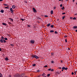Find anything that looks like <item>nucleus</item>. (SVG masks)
<instances>
[{"mask_svg":"<svg viewBox=\"0 0 77 77\" xmlns=\"http://www.w3.org/2000/svg\"><path fill=\"white\" fill-rule=\"evenodd\" d=\"M31 57L32 59H33V58H35V59H39V57L35 54H32L31 55Z\"/></svg>","mask_w":77,"mask_h":77,"instance_id":"obj_1","label":"nucleus"},{"mask_svg":"<svg viewBox=\"0 0 77 77\" xmlns=\"http://www.w3.org/2000/svg\"><path fill=\"white\" fill-rule=\"evenodd\" d=\"M32 9L33 10V12H35V13H36L37 12V11H36V9H35V8H32Z\"/></svg>","mask_w":77,"mask_h":77,"instance_id":"obj_2","label":"nucleus"},{"mask_svg":"<svg viewBox=\"0 0 77 77\" xmlns=\"http://www.w3.org/2000/svg\"><path fill=\"white\" fill-rule=\"evenodd\" d=\"M10 11H11V14H14V11H13V9H12V8H10Z\"/></svg>","mask_w":77,"mask_h":77,"instance_id":"obj_3","label":"nucleus"},{"mask_svg":"<svg viewBox=\"0 0 77 77\" xmlns=\"http://www.w3.org/2000/svg\"><path fill=\"white\" fill-rule=\"evenodd\" d=\"M30 42L31 44H34L35 43V40H30Z\"/></svg>","mask_w":77,"mask_h":77,"instance_id":"obj_4","label":"nucleus"},{"mask_svg":"<svg viewBox=\"0 0 77 77\" xmlns=\"http://www.w3.org/2000/svg\"><path fill=\"white\" fill-rule=\"evenodd\" d=\"M62 69H63V70L65 69V70H67L68 68H65V67H62Z\"/></svg>","mask_w":77,"mask_h":77,"instance_id":"obj_5","label":"nucleus"},{"mask_svg":"<svg viewBox=\"0 0 77 77\" xmlns=\"http://www.w3.org/2000/svg\"><path fill=\"white\" fill-rule=\"evenodd\" d=\"M1 38V39H3L4 41V43H5V42H6V41H5V39H5V38H4V37L3 36H2Z\"/></svg>","mask_w":77,"mask_h":77,"instance_id":"obj_6","label":"nucleus"},{"mask_svg":"<svg viewBox=\"0 0 77 77\" xmlns=\"http://www.w3.org/2000/svg\"><path fill=\"white\" fill-rule=\"evenodd\" d=\"M0 42H2V43H4V40L3 39H1L0 40Z\"/></svg>","mask_w":77,"mask_h":77,"instance_id":"obj_7","label":"nucleus"},{"mask_svg":"<svg viewBox=\"0 0 77 77\" xmlns=\"http://www.w3.org/2000/svg\"><path fill=\"white\" fill-rule=\"evenodd\" d=\"M73 29H77V26H74Z\"/></svg>","mask_w":77,"mask_h":77,"instance_id":"obj_8","label":"nucleus"},{"mask_svg":"<svg viewBox=\"0 0 77 77\" xmlns=\"http://www.w3.org/2000/svg\"><path fill=\"white\" fill-rule=\"evenodd\" d=\"M16 8V7L15 6L13 5L12 6V8H13V9H15Z\"/></svg>","mask_w":77,"mask_h":77,"instance_id":"obj_9","label":"nucleus"},{"mask_svg":"<svg viewBox=\"0 0 77 77\" xmlns=\"http://www.w3.org/2000/svg\"><path fill=\"white\" fill-rule=\"evenodd\" d=\"M2 24L3 25V26H7V24H6V23H2Z\"/></svg>","mask_w":77,"mask_h":77,"instance_id":"obj_10","label":"nucleus"},{"mask_svg":"<svg viewBox=\"0 0 77 77\" xmlns=\"http://www.w3.org/2000/svg\"><path fill=\"white\" fill-rule=\"evenodd\" d=\"M46 75V74H45V73H44L42 75V76H45Z\"/></svg>","mask_w":77,"mask_h":77,"instance_id":"obj_11","label":"nucleus"},{"mask_svg":"<svg viewBox=\"0 0 77 77\" xmlns=\"http://www.w3.org/2000/svg\"><path fill=\"white\" fill-rule=\"evenodd\" d=\"M5 8V9H9V7L8 6L7 7H4Z\"/></svg>","mask_w":77,"mask_h":77,"instance_id":"obj_12","label":"nucleus"},{"mask_svg":"<svg viewBox=\"0 0 77 77\" xmlns=\"http://www.w3.org/2000/svg\"><path fill=\"white\" fill-rule=\"evenodd\" d=\"M50 26H51V24L49 23V24L47 25V27H50Z\"/></svg>","mask_w":77,"mask_h":77,"instance_id":"obj_13","label":"nucleus"},{"mask_svg":"<svg viewBox=\"0 0 77 77\" xmlns=\"http://www.w3.org/2000/svg\"><path fill=\"white\" fill-rule=\"evenodd\" d=\"M0 77H3V74L1 73V72H0Z\"/></svg>","mask_w":77,"mask_h":77,"instance_id":"obj_14","label":"nucleus"},{"mask_svg":"<svg viewBox=\"0 0 77 77\" xmlns=\"http://www.w3.org/2000/svg\"><path fill=\"white\" fill-rule=\"evenodd\" d=\"M0 12H1V13H3L4 12V11L3 10H1Z\"/></svg>","mask_w":77,"mask_h":77,"instance_id":"obj_15","label":"nucleus"},{"mask_svg":"<svg viewBox=\"0 0 77 77\" xmlns=\"http://www.w3.org/2000/svg\"><path fill=\"white\" fill-rule=\"evenodd\" d=\"M65 17H66V16H63L62 17V19L63 20H64L65 18Z\"/></svg>","mask_w":77,"mask_h":77,"instance_id":"obj_16","label":"nucleus"},{"mask_svg":"<svg viewBox=\"0 0 77 77\" xmlns=\"http://www.w3.org/2000/svg\"><path fill=\"white\" fill-rule=\"evenodd\" d=\"M54 31L53 30H51L50 31V33H53L54 32Z\"/></svg>","mask_w":77,"mask_h":77,"instance_id":"obj_17","label":"nucleus"},{"mask_svg":"<svg viewBox=\"0 0 77 77\" xmlns=\"http://www.w3.org/2000/svg\"><path fill=\"white\" fill-rule=\"evenodd\" d=\"M5 60H9V59L8 58V57H6V58H5Z\"/></svg>","mask_w":77,"mask_h":77,"instance_id":"obj_18","label":"nucleus"},{"mask_svg":"<svg viewBox=\"0 0 77 77\" xmlns=\"http://www.w3.org/2000/svg\"><path fill=\"white\" fill-rule=\"evenodd\" d=\"M51 27L52 28H54V25H51Z\"/></svg>","mask_w":77,"mask_h":77,"instance_id":"obj_19","label":"nucleus"},{"mask_svg":"<svg viewBox=\"0 0 77 77\" xmlns=\"http://www.w3.org/2000/svg\"><path fill=\"white\" fill-rule=\"evenodd\" d=\"M51 14H53V11H51Z\"/></svg>","mask_w":77,"mask_h":77,"instance_id":"obj_20","label":"nucleus"},{"mask_svg":"<svg viewBox=\"0 0 77 77\" xmlns=\"http://www.w3.org/2000/svg\"><path fill=\"white\" fill-rule=\"evenodd\" d=\"M4 6H8L9 5H7V4H4Z\"/></svg>","mask_w":77,"mask_h":77,"instance_id":"obj_21","label":"nucleus"},{"mask_svg":"<svg viewBox=\"0 0 77 77\" xmlns=\"http://www.w3.org/2000/svg\"><path fill=\"white\" fill-rule=\"evenodd\" d=\"M64 9H65V8L63 6V8H61V9H62V10H64Z\"/></svg>","mask_w":77,"mask_h":77,"instance_id":"obj_22","label":"nucleus"},{"mask_svg":"<svg viewBox=\"0 0 77 77\" xmlns=\"http://www.w3.org/2000/svg\"><path fill=\"white\" fill-rule=\"evenodd\" d=\"M36 66V64H33L32 65V66Z\"/></svg>","mask_w":77,"mask_h":77,"instance_id":"obj_23","label":"nucleus"},{"mask_svg":"<svg viewBox=\"0 0 77 77\" xmlns=\"http://www.w3.org/2000/svg\"><path fill=\"white\" fill-rule=\"evenodd\" d=\"M20 20H22V21H24V20H25V19H23V18H21L20 19Z\"/></svg>","mask_w":77,"mask_h":77,"instance_id":"obj_24","label":"nucleus"},{"mask_svg":"<svg viewBox=\"0 0 77 77\" xmlns=\"http://www.w3.org/2000/svg\"><path fill=\"white\" fill-rule=\"evenodd\" d=\"M51 63H54V61H51Z\"/></svg>","mask_w":77,"mask_h":77,"instance_id":"obj_25","label":"nucleus"},{"mask_svg":"<svg viewBox=\"0 0 77 77\" xmlns=\"http://www.w3.org/2000/svg\"><path fill=\"white\" fill-rule=\"evenodd\" d=\"M50 76V74H48V75H47V76L48 77H49Z\"/></svg>","mask_w":77,"mask_h":77,"instance_id":"obj_26","label":"nucleus"},{"mask_svg":"<svg viewBox=\"0 0 77 77\" xmlns=\"http://www.w3.org/2000/svg\"><path fill=\"white\" fill-rule=\"evenodd\" d=\"M73 20H76V18H75V17H74L73 18Z\"/></svg>","mask_w":77,"mask_h":77,"instance_id":"obj_27","label":"nucleus"},{"mask_svg":"<svg viewBox=\"0 0 77 77\" xmlns=\"http://www.w3.org/2000/svg\"><path fill=\"white\" fill-rule=\"evenodd\" d=\"M65 42L66 43L67 42V39H65Z\"/></svg>","mask_w":77,"mask_h":77,"instance_id":"obj_28","label":"nucleus"},{"mask_svg":"<svg viewBox=\"0 0 77 77\" xmlns=\"http://www.w3.org/2000/svg\"><path fill=\"white\" fill-rule=\"evenodd\" d=\"M45 17H46H46H48V16H47V15H45Z\"/></svg>","mask_w":77,"mask_h":77,"instance_id":"obj_29","label":"nucleus"},{"mask_svg":"<svg viewBox=\"0 0 77 77\" xmlns=\"http://www.w3.org/2000/svg\"><path fill=\"white\" fill-rule=\"evenodd\" d=\"M4 39L5 40H8V38H4Z\"/></svg>","mask_w":77,"mask_h":77,"instance_id":"obj_30","label":"nucleus"},{"mask_svg":"<svg viewBox=\"0 0 77 77\" xmlns=\"http://www.w3.org/2000/svg\"><path fill=\"white\" fill-rule=\"evenodd\" d=\"M57 74H60V73H59V72H57Z\"/></svg>","mask_w":77,"mask_h":77,"instance_id":"obj_31","label":"nucleus"},{"mask_svg":"<svg viewBox=\"0 0 77 77\" xmlns=\"http://www.w3.org/2000/svg\"><path fill=\"white\" fill-rule=\"evenodd\" d=\"M46 67L47 68V67H48V66H47V65H46V66H44V68H45V67Z\"/></svg>","mask_w":77,"mask_h":77,"instance_id":"obj_32","label":"nucleus"},{"mask_svg":"<svg viewBox=\"0 0 77 77\" xmlns=\"http://www.w3.org/2000/svg\"><path fill=\"white\" fill-rule=\"evenodd\" d=\"M55 34H57V31H55Z\"/></svg>","mask_w":77,"mask_h":77,"instance_id":"obj_33","label":"nucleus"},{"mask_svg":"<svg viewBox=\"0 0 77 77\" xmlns=\"http://www.w3.org/2000/svg\"><path fill=\"white\" fill-rule=\"evenodd\" d=\"M51 55L52 56H53V55H54V54H53V53H51Z\"/></svg>","mask_w":77,"mask_h":77,"instance_id":"obj_34","label":"nucleus"},{"mask_svg":"<svg viewBox=\"0 0 77 77\" xmlns=\"http://www.w3.org/2000/svg\"><path fill=\"white\" fill-rule=\"evenodd\" d=\"M51 69L50 68L49 69H48V71H51Z\"/></svg>","mask_w":77,"mask_h":77,"instance_id":"obj_35","label":"nucleus"},{"mask_svg":"<svg viewBox=\"0 0 77 77\" xmlns=\"http://www.w3.org/2000/svg\"><path fill=\"white\" fill-rule=\"evenodd\" d=\"M11 46H12V47H13L14 46V45L13 44H11Z\"/></svg>","mask_w":77,"mask_h":77,"instance_id":"obj_36","label":"nucleus"},{"mask_svg":"<svg viewBox=\"0 0 77 77\" xmlns=\"http://www.w3.org/2000/svg\"><path fill=\"white\" fill-rule=\"evenodd\" d=\"M60 7H62V4H61L60 5Z\"/></svg>","mask_w":77,"mask_h":77,"instance_id":"obj_37","label":"nucleus"},{"mask_svg":"<svg viewBox=\"0 0 77 77\" xmlns=\"http://www.w3.org/2000/svg\"><path fill=\"white\" fill-rule=\"evenodd\" d=\"M62 15H64V14H65V13H63L62 14Z\"/></svg>","mask_w":77,"mask_h":77,"instance_id":"obj_38","label":"nucleus"},{"mask_svg":"<svg viewBox=\"0 0 77 77\" xmlns=\"http://www.w3.org/2000/svg\"><path fill=\"white\" fill-rule=\"evenodd\" d=\"M40 70H38L37 71V72H40Z\"/></svg>","mask_w":77,"mask_h":77,"instance_id":"obj_39","label":"nucleus"},{"mask_svg":"<svg viewBox=\"0 0 77 77\" xmlns=\"http://www.w3.org/2000/svg\"><path fill=\"white\" fill-rule=\"evenodd\" d=\"M72 75H74V72H72Z\"/></svg>","mask_w":77,"mask_h":77,"instance_id":"obj_40","label":"nucleus"},{"mask_svg":"<svg viewBox=\"0 0 77 77\" xmlns=\"http://www.w3.org/2000/svg\"><path fill=\"white\" fill-rule=\"evenodd\" d=\"M9 77H12V76H11V75H9Z\"/></svg>","mask_w":77,"mask_h":77,"instance_id":"obj_41","label":"nucleus"},{"mask_svg":"<svg viewBox=\"0 0 77 77\" xmlns=\"http://www.w3.org/2000/svg\"><path fill=\"white\" fill-rule=\"evenodd\" d=\"M27 26L28 27H30V25H27Z\"/></svg>","mask_w":77,"mask_h":77,"instance_id":"obj_42","label":"nucleus"},{"mask_svg":"<svg viewBox=\"0 0 77 77\" xmlns=\"http://www.w3.org/2000/svg\"><path fill=\"white\" fill-rule=\"evenodd\" d=\"M64 38H67V36L66 35L65 36H64Z\"/></svg>","mask_w":77,"mask_h":77,"instance_id":"obj_43","label":"nucleus"},{"mask_svg":"<svg viewBox=\"0 0 77 77\" xmlns=\"http://www.w3.org/2000/svg\"><path fill=\"white\" fill-rule=\"evenodd\" d=\"M54 71V70L53 69H52L51 70V71Z\"/></svg>","mask_w":77,"mask_h":77,"instance_id":"obj_44","label":"nucleus"},{"mask_svg":"<svg viewBox=\"0 0 77 77\" xmlns=\"http://www.w3.org/2000/svg\"><path fill=\"white\" fill-rule=\"evenodd\" d=\"M75 32H77V29H75Z\"/></svg>","mask_w":77,"mask_h":77,"instance_id":"obj_45","label":"nucleus"},{"mask_svg":"<svg viewBox=\"0 0 77 77\" xmlns=\"http://www.w3.org/2000/svg\"><path fill=\"white\" fill-rule=\"evenodd\" d=\"M56 7H55L54 8V9H56Z\"/></svg>","mask_w":77,"mask_h":77,"instance_id":"obj_46","label":"nucleus"},{"mask_svg":"<svg viewBox=\"0 0 77 77\" xmlns=\"http://www.w3.org/2000/svg\"><path fill=\"white\" fill-rule=\"evenodd\" d=\"M70 19H72V17H70Z\"/></svg>","mask_w":77,"mask_h":77,"instance_id":"obj_47","label":"nucleus"},{"mask_svg":"<svg viewBox=\"0 0 77 77\" xmlns=\"http://www.w3.org/2000/svg\"><path fill=\"white\" fill-rule=\"evenodd\" d=\"M58 68H59V69H62V68L61 67H59Z\"/></svg>","mask_w":77,"mask_h":77,"instance_id":"obj_48","label":"nucleus"},{"mask_svg":"<svg viewBox=\"0 0 77 77\" xmlns=\"http://www.w3.org/2000/svg\"><path fill=\"white\" fill-rule=\"evenodd\" d=\"M11 21H13V19H11Z\"/></svg>","mask_w":77,"mask_h":77,"instance_id":"obj_49","label":"nucleus"},{"mask_svg":"<svg viewBox=\"0 0 77 77\" xmlns=\"http://www.w3.org/2000/svg\"><path fill=\"white\" fill-rule=\"evenodd\" d=\"M2 48H0V51H2V50H1Z\"/></svg>","mask_w":77,"mask_h":77,"instance_id":"obj_50","label":"nucleus"},{"mask_svg":"<svg viewBox=\"0 0 77 77\" xmlns=\"http://www.w3.org/2000/svg\"><path fill=\"white\" fill-rule=\"evenodd\" d=\"M61 63H62V62H63V60H61Z\"/></svg>","mask_w":77,"mask_h":77,"instance_id":"obj_51","label":"nucleus"},{"mask_svg":"<svg viewBox=\"0 0 77 77\" xmlns=\"http://www.w3.org/2000/svg\"><path fill=\"white\" fill-rule=\"evenodd\" d=\"M3 1V0H0V2H2Z\"/></svg>","mask_w":77,"mask_h":77,"instance_id":"obj_52","label":"nucleus"},{"mask_svg":"<svg viewBox=\"0 0 77 77\" xmlns=\"http://www.w3.org/2000/svg\"><path fill=\"white\" fill-rule=\"evenodd\" d=\"M68 49L69 50H70V48H68Z\"/></svg>","mask_w":77,"mask_h":77,"instance_id":"obj_53","label":"nucleus"},{"mask_svg":"<svg viewBox=\"0 0 77 77\" xmlns=\"http://www.w3.org/2000/svg\"><path fill=\"white\" fill-rule=\"evenodd\" d=\"M75 1V0H73V2H74Z\"/></svg>","mask_w":77,"mask_h":77,"instance_id":"obj_54","label":"nucleus"},{"mask_svg":"<svg viewBox=\"0 0 77 77\" xmlns=\"http://www.w3.org/2000/svg\"><path fill=\"white\" fill-rule=\"evenodd\" d=\"M12 19L11 18H9V20H11Z\"/></svg>","mask_w":77,"mask_h":77,"instance_id":"obj_55","label":"nucleus"},{"mask_svg":"<svg viewBox=\"0 0 77 77\" xmlns=\"http://www.w3.org/2000/svg\"><path fill=\"white\" fill-rule=\"evenodd\" d=\"M62 71H63V69H62Z\"/></svg>","mask_w":77,"mask_h":77,"instance_id":"obj_56","label":"nucleus"},{"mask_svg":"<svg viewBox=\"0 0 77 77\" xmlns=\"http://www.w3.org/2000/svg\"><path fill=\"white\" fill-rule=\"evenodd\" d=\"M75 15H77V14H75Z\"/></svg>","mask_w":77,"mask_h":77,"instance_id":"obj_57","label":"nucleus"},{"mask_svg":"<svg viewBox=\"0 0 77 77\" xmlns=\"http://www.w3.org/2000/svg\"><path fill=\"white\" fill-rule=\"evenodd\" d=\"M76 72H75V74H76Z\"/></svg>","mask_w":77,"mask_h":77,"instance_id":"obj_58","label":"nucleus"},{"mask_svg":"<svg viewBox=\"0 0 77 77\" xmlns=\"http://www.w3.org/2000/svg\"><path fill=\"white\" fill-rule=\"evenodd\" d=\"M40 76H41V75H40L39 76H38V77H40Z\"/></svg>","mask_w":77,"mask_h":77,"instance_id":"obj_59","label":"nucleus"},{"mask_svg":"<svg viewBox=\"0 0 77 77\" xmlns=\"http://www.w3.org/2000/svg\"><path fill=\"white\" fill-rule=\"evenodd\" d=\"M38 18H39V19H41V18H40V17H39Z\"/></svg>","mask_w":77,"mask_h":77,"instance_id":"obj_60","label":"nucleus"},{"mask_svg":"<svg viewBox=\"0 0 77 77\" xmlns=\"http://www.w3.org/2000/svg\"><path fill=\"white\" fill-rule=\"evenodd\" d=\"M76 5H77V2L76 3Z\"/></svg>","mask_w":77,"mask_h":77,"instance_id":"obj_61","label":"nucleus"},{"mask_svg":"<svg viewBox=\"0 0 77 77\" xmlns=\"http://www.w3.org/2000/svg\"><path fill=\"white\" fill-rule=\"evenodd\" d=\"M66 1H68V0H66Z\"/></svg>","mask_w":77,"mask_h":77,"instance_id":"obj_62","label":"nucleus"},{"mask_svg":"<svg viewBox=\"0 0 77 77\" xmlns=\"http://www.w3.org/2000/svg\"><path fill=\"white\" fill-rule=\"evenodd\" d=\"M59 1H61V0H59Z\"/></svg>","mask_w":77,"mask_h":77,"instance_id":"obj_63","label":"nucleus"},{"mask_svg":"<svg viewBox=\"0 0 77 77\" xmlns=\"http://www.w3.org/2000/svg\"><path fill=\"white\" fill-rule=\"evenodd\" d=\"M60 73L61 72V71H60Z\"/></svg>","mask_w":77,"mask_h":77,"instance_id":"obj_64","label":"nucleus"}]
</instances>
